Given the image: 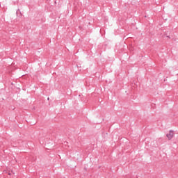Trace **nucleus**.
<instances>
[{
    "label": "nucleus",
    "instance_id": "f257e3e1",
    "mask_svg": "<svg viewBox=\"0 0 178 178\" xmlns=\"http://www.w3.org/2000/svg\"><path fill=\"white\" fill-rule=\"evenodd\" d=\"M174 132L173 131L170 130L169 134H167V137L168 140H172L173 138Z\"/></svg>",
    "mask_w": 178,
    "mask_h": 178
},
{
    "label": "nucleus",
    "instance_id": "f03ea898",
    "mask_svg": "<svg viewBox=\"0 0 178 178\" xmlns=\"http://www.w3.org/2000/svg\"><path fill=\"white\" fill-rule=\"evenodd\" d=\"M17 16H18L19 17H22V12L20 11L19 9H18L16 12Z\"/></svg>",
    "mask_w": 178,
    "mask_h": 178
},
{
    "label": "nucleus",
    "instance_id": "7ed1b4c3",
    "mask_svg": "<svg viewBox=\"0 0 178 178\" xmlns=\"http://www.w3.org/2000/svg\"><path fill=\"white\" fill-rule=\"evenodd\" d=\"M65 144H67V142H65Z\"/></svg>",
    "mask_w": 178,
    "mask_h": 178
},
{
    "label": "nucleus",
    "instance_id": "20e7f679",
    "mask_svg": "<svg viewBox=\"0 0 178 178\" xmlns=\"http://www.w3.org/2000/svg\"><path fill=\"white\" fill-rule=\"evenodd\" d=\"M65 144H67V142H65Z\"/></svg>",
    "mask_w": 178,
    "mask_h": 178
},
{
    "label": "nucleus",
    "instance_id": "39448f33",
    "mask_svg": "<svg viewBox=\"0 0 178 178\" xmlns=\"http://www.w3.org/2000/svg\"><path fill=\"white\" fill-rule=\"evenodd\" d=\"M168 38H170V36H167Z\"/></svg>",
    "mask_w": 178,
    "mask_h": 178
}]
</instances>
